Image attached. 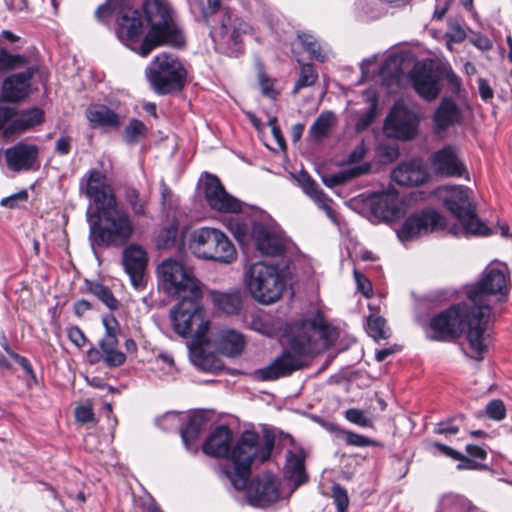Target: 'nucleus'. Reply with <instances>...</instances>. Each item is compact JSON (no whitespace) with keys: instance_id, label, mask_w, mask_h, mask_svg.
I'll use <instances>...</instances> for the list:
<instances>
[{"instance_id":"1","label":"nucleus","mask_w":512,"mask_h":512,"mask_svg":"<svg viewBox=\"0 0 512 512\" xmlns=\"http://www.w3.org/2000/svg\"><path fill=\"white\" fill-rule=\"evenodd\" d=\"M430 330L429 338L435 341H452L465 333L472 351L471 357L483 359L487 350V325L467 302L453 305L434 316L430 321Z\"/></svg>"},{"instance_id":"2","label":"nucleus","mask_w":512,"mask_h":512,"mask_svg":"<svg viewBox=\"0 0 512 512\" xmlns=\"http://www.w3.org/2000/svg\"><path fill=\"white\" fill-rule=\"evenodd\" d=\"M86 219L93 248L122 247L135 231L131 215L119 207L118 200L98 209H92L90 205L86 211Z\"/></svg>"},{"instance_id":"3","label":"nucleus","mask_w":512,"mask_h":512,"mask_svg":"<svg viewBox=\"0 0 512 512\" xmlns=\"http://www.w3.org/2000/svg\"><path fill=\"white\" fill-rule=\"evenodd\" d=\"M274 445L275 435L272 432L266 430L260 436L255 431L245 430L231 448L229 459L232 468L222 469V474L236 490H243L247 486L252 463L267 461Z\"/></svg>"},{"instance_id":"4","label":"nucleus","mask_w":512,"mask_h":512,"mask_svg":"<svg viewBox=\"0 0 512 512\" xmlns=\"http://www.w3.org/2000/svg\"><path fill=\"white\" fill-rule=\"evenodd\" d=\"M142 9L149 26L139 48L142 57L148 56L161 45L181 47L185 43L184 35L175 22L173 10L167 0H145Z\"/></svg>"},{"instance_id":"5","label":"nucleus","mask_w":512,"mask_h":512,"mask_svg":"<svg viewBox=\"0 0 512 512\" xmlns=\"http://www.w3.org/2000/svg\"><path fill=\"white\" fill-rule=\"evenodd\" d=\"M506 267H487L482 277L467 291V303L488 326L491 319L492 300L500 302L509 292Z\"/></svg>"},{"instance_id":"6","label":"nucleus","mask_w":512,"mask_h":512,"mask_svg":"<svg viewBox=\"0 0 512 512\" xmlns=\"http://www.w3.org/2000/svg\"><path fill=\"white\" fill-rule=\"evenodd\" d=\"M218 11L220 20L211 27L210 35L218 50L229 56H237L241 50V35L246 33L248 24L239 18H233L228 8L221 9V0H207L203 16L209 22L210 17Z\"/></svg>"},{"instance_id":"7","label":"nucleus","mask_w":512,"mask_h":512,"mask_svg":"<svg viewBox=\"0 0 512 512\" xmlns=\"http://www.w3.org/2000/svg\"><path fill=\"white\" fill-rule=\"evenodd\" d=\"M115 18V33L125 43L137 42L144 32V22L140 11L130 1L107 0L95 11V18L101 23H108Z\"/></svg>"},{"instance_id":"8","label":"nucleus","mask_w":512,"mask_h":512,"mask_svg":"<svg viewBox=\"0 0 512 512\" xmlns=\"http://www.w3.org/2000/svg\"><path fill=\"white\" fill-rule=\"evenodd\" d=\"M180 298L169 315L174 332L182 337L192 336L199 344L206 342L209 321L205 320L204 310L200 305L202 292Z\"/></svg>"},{"instance_id":"9","label":"nucleus","mask_w":512,"mask_h":512,"mask_svg":"<svg viewBox=\"0 0 512 512\" xmlns=\"http://www.w3.org/2000/svg\"><path fill=\"white\" fill-rule=\"evenodd\" d=\"M193 254L203 260L220 264H232L237 260V250L228 236L220 229L201 227L196 229L190 240Z\"/></svg>"},{"instance_id":"10","label":"nucleus","mask_w":512,"mask_h":512,"mask_svg":"<svg viewBox=\"0 0 512 512\" xmlns=\"http://www.w3.org/2000/svg\"><path fill=\"white\" fill-rule=\"evenodd\" d=\"M158 287L166 295L184 297L202 292L191 267L175 258L164 259L156 268Z\"/></svg>"},{"instance_id":"11","label":"nucleus","mask_w":512,"mask_h":512,"mask_svg":"<svg viewBox=\"0 0 512 512\" xmlns=\"http://www.w3.org/2000/svg\"><path fill=\"white\" fill-rule=\"evenodd\" d=\"M246 286L254 300L262 304H271L281 298L285 281L277 266L259 261L249 266L246 272Z\"/></svg>"},{"instance_id":"12","label":"nucleus","mask_w":512,"mask_h":512,"mask_svg":"<svg viewBox=\"0 0 512 512\" xmlns=\"http://www.w3.org/2000/svg\"><path fill=\"white\" fill-rule=\"evenodd\" d=\"M186 75V69L179 59L168 53L155 56L146 70L149 83L160 95L180 90L184 86Z\"/></svg>"},{"instance_id":"13","label":"nucleus","mask_w":512,"mask_h":512,"mask_svg":"<svg viewBox=\"0 0 512 512\" xmlns=\"http://www.w3.org/2000/svg\"><path fill=\"white\" fill-rule=\"evenodd\" d=\"M332 332L331 325L320 312L312 318L294 323L291 327L290 347L299 355H309L326 345Z\"/></svg>"},{"instance_id":"14","label":"nucleus","mask_w":512,"mask_h":512,"mask_svg":"<svg viewBox=\"0 0 512 512\" xmlns=\"http://www.w3.org/2000/svg\"><path fill=\"white\" fill-rule=\"evenodd\" d=\"M79 193L90 201L94 209L117 201L109 173L102 162L98 167L87 170L80 178Z\"/></svg>"},{"instance_id":"15","label":"nucleus","mask_w":512,"mask_h":512,"mask_svg":"<svg viewBox=\"0 0 512 512\" xmlns=\"http://www.w3.org/2000/svg\"><path fill=\"white\" fill-rule=\"evenodd\" d=\"M444 205L460 221L466 233L480 236L490 234V229L478 219L467 189L461 186L452 188L444 199Z\"/></svg>"},{"instance_id":"16","label":"nucleus","mask_w":512,"mask_h":512,"mask_svg":"<svg viewBox=\"0 0 512 512\" xmlns=\"http://www.w3.org/2000/svg\"><path fill=\"white\" fill-rule=\"evenodd\" d=\"M45 122V112L39 107L18 110L0 107V130L5 137L19 135Z\"/></svg>"},{"instance_id":"17","label":"nucleus","mask_w":512,"mask_h":512,"mask_svg":"<svg viewBox=\"0 0 512 512\" xmlns=\"http://www.w3.org/2000/svg\"><path fill=\"white\" fill-rule=\"evenodd\" d=\"M446 227L445 218L433 209H425L411 214L398 231L401 241H410Z\"/></svg>"},{"instance_id":"18","label":"nucleus","mask_w":512,"mask_h":512,"mask_svg":"<svg viewBox=\"0 0 512 512\" xmlns=\"http://www.w3.org/2000/svg\"><path fill=\"white\" fill-rule=\"evenodd\" d=\"M35 74L42 83L48 79V71L44 66H29L22 72L6 77L1 88L2 100L12 103L25 100L31 93V80Z\"/></svg>"},{"instance_id":"19","label":"nucleus","mask_w":512,"mask_h":512,"mask_svg":"<svg viewBox=\"0 0 512 512\" xmlns=\"http://www.w3.org/2000/svg\"><path fill=\"white\" fill-rule=\"evenodd\" d=\"M419 118L403 102H396L385 120L384 129L389 136L411 140L418 132Z\"/></svg>"},{"instance_id":"20","label":"nucleus","mask_w":512,"mask_h":512,"mask_svg":"<svg viewBox=\"0 0 512 512\" xmlns=\"http://www.w3.org/2000/svg\"><path fill=\"white\" fill-rule=\"evenodd\" d=\"M204 197L208 206L220 213L238 214L242 203L225 190L219 178L208 175L204 183Z\"/></svg>"},{"instance_id":"21","label":"nucleus","mask_w":512,"mask_h":512,"mask_svg":"<svg viewBox=\"0 0 512 512\" xmlns=\"http://www.w3.org/2000/svg\"><path fill=\"white\" fill-rule=\"evenodd\" d=\"M122 265L135 289L145 286V272L148 265V254L139 244L131 243L122 252Z\"/></svg>"},{"instance_id":"22","label":"nucleus","mask_w":512,"mask_h":512,"mask_svg":"<svg viewBox=\"0 0 512 512\" xmlns=\"http://www.w3.org/2000/svg\"><path fill=\"white\" fill-rule=\"evenodd\" d=\"M4 158L7 167L13 172L37 170L40 167L39 147L25 141L7 148Z\"/></svg>"},{"instance_id":"23","label":"nucleus","mask_w":512,"mask_h":512,"mask_svg":"<svg viewBox=\"0 0 512 512\" xmlns=\"http://www.w3.org/2000/svg\"><path fill=\"white\" fill-rule=\"evenodd\" d=\"M279 481L271 474L255 477L247 490L248 502L254 507H266L275 503L279 497Z\"/></svg>"},{"instance_id":"24","label":"nucleus","mask_w":512,"mask_h":512,"mask_svg":"<svg viewBox=\"0 0 512 512\" xmlns=\"http://www.w3.org/2000/svg\"><path fill=\"white\" fill-rule=\"evenodd\" d=\"M430 162L435 172L441 176L459 178L467 172L456 146L447 145L435 151L430 157Z\"/></svg>"},{"instance_id":"25","label":"nucleus","mask_w":512,"mask_h":512,"mask_svg":"<svg viewBox=\"0 0 512 512\" xmlns=\"http://www.w3.org/2000/svg\"><path fill=\"white\" fill-rule=\"evenodd\" d=\"M251 239L255 248L263 255H280L285 250L283 238L270 226L259 221L252 223Z\"/></svg>"},{"instance_id":"26","label":"nucleus","mask_w":512,"mask_h":512,"mask_svg":"<svg viewBox=\"0 0 512 512\" xmlns=\"http://www.w3.org/2000/svg\"><path fill=\"white\" fill-rule=\"evenodd\" d=\"M303 367V360L299 355L284 351L267 367L258 369L255 374L262 381H273L291 375Z\"/></svg>"},{"instance_id":"27","label":"nucleus","mask_w":512,"mask_h":512,"mask_svg":"<svg viewBox=\"0 0 512 512\" xmlns=\"http://www.w3.org/2000/svg\"><path fill=\"white\" fill-rule=\"evenodd\" d=\"M463 114L458 104L448 97H444L433 113V129L438 135L445 133L450 127L458 125Z\"/></svg>"},{"instance_id":"28","label":"nucleus","mask_w":512,"mask_h":512,"mask_svg":"<svg viewBox=\"0 0 512 512\" xmlns=\"http://www.w3.org/2000/svg\"><path fill=\"white\" fill-rule=\"evenodd\" d=\"M391 177L401 186H419L427 181L429 174L423 161L417 158L399 164Z\"/></svg>"},{"instance_id":"29","label":"nucleus","mask_w":512,"mask_h":512,"mask_svg":"<svg viewBox=\"0 0 512 512\" xmlns=\"http://www.w3.org/2000/svg\"><path fill=\"white\" fill-rule=\"evenodd\" d=\"M412 85L415 91L426 101L435 100L440 91V76L437 72L426 67L416 68L411 75Z\"/></svg>"},{"instance_id":"30","label":"nucleus","mask_w":512,"mask_h":512,"mask_svg":"<svg viewBox=\"0 0 512 512\" xmlns=\"http://www.w3.org/2000/svg\"><path fill=\"white\" fill-rule=\"evenodd\" d=\"M296 180L303 192L308 197H310L321 210L325 212L329 219H331L333 222H336V212L331 207L332 199L324 193L316 181L308 173L303 171L299 173Z\"/></svg>"},{"instance_id":"31","label":"nucleus","mask_w":512,"mask_h":512,"mask_svg":"<svg viewBox=\"0 0 512 512\" xmlns=\"http://www.w3.org/2000/svg\"><path fill=\"white\" fill-rule=\"evenodd\" d=\"M296 180L303 192L308 197H310L321 210L325 212L329 219H331L333 222H336V212L331 207L332 199L324 193L316 181L308 173L303 171L299 173Z\"/></svg>"},{"instance_id":"32","label":"nucleus","mask_w":512,"mask_h":512,"mask_svg":"<svg viewBox=\"0 0 512 512\" xmlns=\"http://www.w3.org/2000/svg\"><path fill=\"white\" fill-rule=\"evenodd\" d=\"M232 443V431L228 426H218L203 445V452L216 458H229Z\"/></svg>"},{"instance_id":"33","label":"nucleus","mask_w":512,"mask_h":512,"mask_svg":"<svg viewBox=\"0 0 512 512\" xmlns=\"http://www.w3.org/2000/svg\"><path fill=\"white\" fill-rule=\"evenodd\" d=\"M122 191L123 199L127 207L131 210L133 216L138 218L149 217V196L141 193L136 187L132 185H124L122 187Z\"/></svg>"},{"instance_id":"34","label":"nucleus","mask_w":512,"mask_h":512,"mask_svg":"<svg viewBox=\"0 0 512 512\" xmlns=\"http://www.w3.org/2000/svg\"><path fill=\"white\" fill-rule=\"evenodd\" d=\"M86 118L93 127L117 128L120 125L119 115L105 105H91L86 110Z\"/></svg>"},{"instance_id":"35","label":"nucleus","mask_w":512,"mask_h":512,"mask_svg":"<svg viewBox=\"0 0 512 512\" xmlns=\"http://www.w3.org/2000/svg\"><path fill=\"white\" fill-rule=\"evenodd\" d=\"M284 469L285 477L292 481L296 487L307 482L308 475L305 471L304 455L301 452L288 451Z\"/></svg>"},{"instance_id":"36","label":"nucleus","mask_w":512,"mask_h":512,"mask_svg":"<svg viewBox=\"0 0 512 512\" xmlns=\"http://www.w3.org/2000/svg\"><path fill=\"white\" fill-rule=\"evenodd\" d=\"M204 423L205 418L201 414L195 413L189 416L185 428L181 430V438L188 451L197 452L196 441L200 436Z\"/></svg>"},{"instance_id":"37","label":"nucleus","mask_w":512,"mask_h":512,"mask_svg":"<svg viewBox=\"0 0 512 512\" xmlns=\"http://www.w3.org/2000/svg\"><path fill=\"white\" fill-rule=\"evenodd\" d=\"M245 340L241 333L235 330H227L221 333L218 342L220 352L228 357H235L242 353Z\"/></svg>"},{"instance_id":"38","label":"nucleus","mask_w":512,"mask_h":512,"mask_svg":"<svg viewBox=\"0 0 512 512\" xmlns=\"http://www.w3.org/2000/svg\"><path fill=\"white\" fill-rule=\"evenodd\" d=\"M29 66H42L39 62L23 54H12L4 48H0V72H9Z\"/></svg>"},{"instance_id":"39","label":"nucleus","mask_w":512,"mask_h":512,"mask_svg":"<svg viewBox=\"0 0 512 512\" xmlns=\"http://www.w3.org/2000/svg\"><path fill=\"white\" fill-rule=\"evenodd\" d=\"M214 305L226 314H236L242 307V299L239 292H213Z\"/></svg>"},{"instance_id":"40","label":"nucleus","mask_w":512,"mask_h":512,"mask_svg":"<svg viewBox=\"0 0 512 512\" xmlns=\"http://www.w3.org/2000/svg\"><path fill=\"white\" fill-rule=\"evenodd\" d=\"M371 165L369 163H364L349 169L341 170L335 174L324 177L323 182L327 187H334L337 185H341L353 178L359 177L363 174H366L370 171Z\"/></svg>"},{"instance_id":"41","label":"nucleus","mask_w":512,"mask_h":512,"mask_svg":"<svg viewBox=\"0 0 512 512\" xmlns=\"http://www.w3.org/2000/svg\"><path fill=\"white\" fill-rule=\"evenodd\" d=\"M336 124V117L331 111H323L309 128V135L315 140L326 137Z\"/></svg>"},{"instance_id":"42","label":"nucleus","mask_w":512,"mask_h":512,"mask_svg":"<svg viewBox=\"0 0 512 512\" xmlns=\"http://www.w3.org/2000/svg\"><path fill=\"white\" fill-rule=\"evenodd\" d=\"M470 509L471 504L468 499L450 493L441 498L437 512H469Z\"/></svg>"},{"instance_id":"43","label":"nucleus","mask_w":512,"mask_h":512,"mask_svg":"<svg viewBox=\"0 0 512 512\" xmlns=\"http://www.w3.org/2000/svg\"><path fill=\"white\" fill-rule=\"evenodd\" d=\"M253 222L254 221H250L248 223L237 215L228 218L226 226L228 230L233 234V236L237 239L238 242L247 243L250 240H252L251 230Z\"/></svg>"},{"instance_id":"44","label":"nucleus","mask_w":512,"mask_h":512,"mask_svg":"<svg viewBox=\"0 0 512 512\" xmlns=\"http://www.w3.org/2000/svg\"><path fill=\"white\" fill-rule=\"evenodd\" d=\"M86 287L89 293L98 298L111 311L118 308V300L108 287L96 281H87Z\"/></svg>"},{"instance_id":"45","label":"nucleus","mask_w":512,"mask_h":512,"mask_svg":"<svg viewBox=\"0 0 512 512\" xmlns=\"http://www.w3.org/2000/svg\"><path fill=\"white\" fill-rule=\"evenodd\" d=\"M335 436L339 441H342L346 445L355 447H369L375 446L376 442L364 435L354 433L349 430H345L334 426Z\"/></svg>"},{"instance_id":"46","label":"nucleus","mask_w":512,"mask_h":512,"mask_svg":"<svg viewBox=\"0 0 512 512\" xmlns=\"http://www.w3.org/2000/svg\"><path fill=\"white\" fill-rule=\"evenodd\" d=\"M178 226L176 223H170L162 226L157 232L155 238V245L158 249L172 248L177 239Z\"/></svg>"},{"instance_id":"47","label":"nucleus","mask_w":512,"mask_h":512,"mask_svg":"<svg viewBox=\"0 0 512 512\" xmlns=\"http://www.w3.org/2000/svg\"><path fill=\"white\" fill-rule=\"evenodd\" d=\"M297 37L304 50L309 53L311 59H315L319 62H324L326 60V55L323 52L322 47L313 35L302 32L298 33Z\"/></svg>"},{"instance_id":"48","label":"nucleus","mask_w":512,"mask_h":512,"mask_svg":"<svg viewBox=\"0 0 512 512\" xmlns=\"http://www.w3.org/2000/svg\"><path fill=\"white\" fill-rule=\"evenodd\" d=\"M148 134L147 126L138 119H132L125 127L124 140L129 145H135Z\"/></svg>"},{"instance_id":"49","label":"nucleus","mask_w":512,"mask_h":512,"mask_svg":"<svg viewBox=\"0 0 512 512\" xmlns=\"http://www.w3.org/2000/svg\"><path fill=\"white\" fill-rule=\"evenodd\" d=\"M367 332L375 340L387 339L389 337L386 329V320L377 314H370L367 318Z\"/></svg>"},{"instance_id":"50","label":"nucleus","mask_w":512,"mask_h":512,"mask_svg":"<svg viewBox=\"0 0 512 512\" xmlns=\"http://www.w3.org/2000/svg\"><path fill=\"white\" fill-rule=\"evenodd\" d=\"M318 79V74L310 63L302 64L300 75L294 85L293 93L296 94L304 87L312 86Z\"/></svg>"},{"instance_id":"51","label":"nucleus","mask_w":512,"mask_h":512,"mask_svg":"<svg viewBox=\"0 0 512 512\" xmlns=\"http://www.w3.org/2000/svg\"><path fill=\"white\" fill-rule=\"evenodd\" d=\"M464 416L449 418L446 421L438 422L433 432L438 435H454L457 434L463 424Z\"/></svg>"},{"instance_id":"52","label":"nucleus","mask_w":512,"mask_h":512,"mask_svg":"<svg viewBox=\"0 0 512 512\" xmlns=\"http://www.w3.org/2000/svg\"><path fill=\"white\" fill-rule=\"evenodd\" d=\"M245 321L251 330H254L263 335H269L272 331L270 324L265 321L263 316L259 313H251L246 316Z\"/></svg>"},{"instance_id":"53","label":"nucleus","mask_w":512,"mask_h":512,"mask_svg":"<svg viewBox=\"0 0 512 512\" xmlns=\"http://www.w3.org/2000/svg\"><path fill=\"white\" fill-rule=\"evenodd\" d=\"M332 498L338 512H345L349 506V497L345 488L335 483L332 486Z\"/></svg>"},{"instance_id":"54","label":"nucleus","mask_w":512,"mask_h":512,"mask_svg":"<svg viewBox=\"0 0 512 512\" xmlns=\"http://www.w3.org/2000/svg\"><path fill=\"white\" fill-rule=\"evenodd\" d=\"M345 417L351 423H354L360 427H371L372 420L367 417L366 413L360 409L351 408L346 410Z\"/></svg>"},{"instance_id":"55","label":"nucleus","mask_w":512,"mask_h":512,"mask_svg":"<svg viewBox=\"0 0 512 512\" xmlns=\"http://www.w3.org/2000/svg\"><path fill=\"white\" fill-rule=\"evenodd\" d=\"M487 416L495 421L503 420L506 416V408L502 400L495 399L486 406Z\"/></svg>"},{"instance_id":"56","label":"nucleus","mask_w":512,"mask_h":512,"mask_svg":"<svg viewBox=\"0 0 512 512\" xmlns=\"http://www.w3.org/2000/svg\"><path fill=\"white\" fill-rule=\"evenodd\" d=\"M102 357L108 367H118L126 361V355L118 349L102 352Z\"/></svg>"},{"instance_id":"57","label":"nucleus","mask_w":512,"mask_h":512,"mask_svg":"<svg viewBox=\"0 0 512 512\" xmlns=\"http://www.w3.org/2000/svg\"><path fill=\"white\" fill-rule=\"evenodd\" d=\"M353 275L358 291H360L367 298L371 297L373 290L370 280L363 273L356 269H354Z\"/></svg>"},{"instance_id":"58","label":"nucleus","mask_w":512,"mask_h":512,"mask_svg":"<svg viewBox=\"0 0 512 512\" xmlns=\"http://www.w3.org/2000/svg\"><path fill=\"white\" fill-rule=\"evenodd\" d=\"M28 199V193L26 190H22L18 193L12 194L1 200L0 205L9 209H14L20 206L21 203L26 202Z\"/></svg>"},{"instance_id":"59","label":"nucleus","mask_w":512,"mask_h":512,"mask_svg":"<svg viewBox=\"0 0 512 512\" xmlns=\"http://www.w3.org/2000/svg\"><path fill=\"white\" fill-rule=\"evenodd\" d=\"M372 210L375 214L388 217L393 214L394 208L389 204L387 198H380L373 203Z\"/></svg>"},{"instance_id":"60","label":"nucleus","mask_w":512,"mask_h":512,"mask_svg":"<svg viewBox=\"0 0 512 512\" xmlns=\"http://www.w3.org/2000/svg\"><path fill=\"white\" fill-rule=\"evenodd\" d=\"M67 336L69 340L78 348L86 344V337L83 331L78 326H71L67 329Z\"/></svg>"},{"instance_id":"61","label":"nucleus","mask_w":512,"mask_h":512,"mask_svg":"<svg viewBox=\"0 0 512 512\" xmlns=\"http://www.w3.org/2000/svg\"><path fill=\"white\" fill-rule=\"evenodd\" d=\"M74 415L76 420L81 423H88L94 421V413L90 405H81L76 407Z\"/></svg>"},{"instance_id":"62","label":"nucleus","mask_w":512,"mask_h":512,"mask_svg":"<svg viewBox=\"0 0 512 512\" xmlns=\"http://www.w3.org/2000/svg\"><path fill=\"white\" fill-rule=\"evenodd\" d=\"M259 84L263 95L268 96L270 98H276L278 93L273 88L274 83L263 72L259 73Z\"/></svg>"},{"instance_id":"63","label":"nucleus","mask_w":512,"mask_h":512,"mask_svg":"<svg viewBox=\"0 0 512 512\" xmlns=\"http://www.w3.org/2000/svg\"><path fill=\"white\" fill-rule=\"evenodd\" d=\"M456 461H459V463L456 466L458 470H480L484 467L475 459L467 457L463 454L462 457L460 459H457Z\"/></svg>"},{"instance_id":"64","label":"nucleus","mask_w":512,"mask_h":512,"mask_svg":"<svg viewBox=\"0 0 512 512\" xmlns=\"http://www.w3.org/2000/svg\"><path fill=\"white\" fill-rule=\"evenodd\" d=\"M193 361L203 371H211L219 367L213 363L212 356L210 355H197Z\"/></svg>"}]
</instances>
